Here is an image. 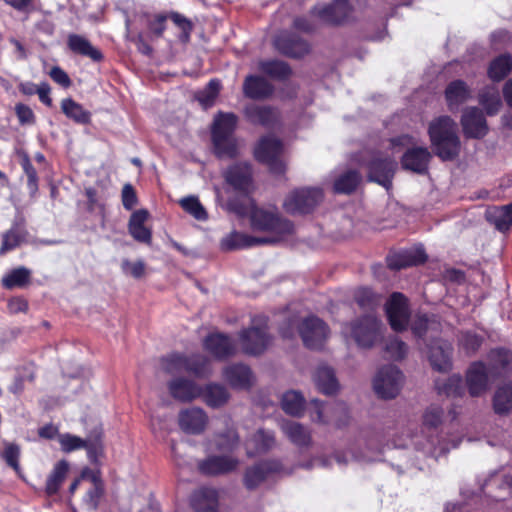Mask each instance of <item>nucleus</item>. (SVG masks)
I'll return each mask as SVG.
<instances>
[{"label": "nucleus", "instance_id": "a211bd4d", "mask_svg": "<svg viewBox=\"0 0 512 512\" xmlns=\"http://www.w3.org/2000/svg\"><path fill=\"white\" fill-rule=\"evenodd\" d=\"M461 125L467 138L481 139L488 133L485 116L477 107H468L464 110Z\"/></svg>", "mask_w": 512, "mask_h": 512}, {"label": "nucleus", "instance_id": "ea45409f", "mask_svg": "<svg viewBox=\"0 0 512 512\" xmlns=\"http://www.w3.org/2000/svg\"><path fill=\"white\" fill-rule=\"evenodd\" d=\"M258 68L266 76L278 81H285L292 74L291 67L281 60H261Z\"/></svg>", "mask_w": 512, "mask_h": 512}, {"label": "nucleus", "instance_id": "5701e85b", "mask_svg": "<svg viewBox=\"0 0 512 512\" xmlns=\"http://www.w3.org/2000/svg\"><path fill=\"white\" fill-rule=\"evenodd\" d=\"M243 113L248 122L265 128L274 126L279 119L278 111L269 105L249 104Z\"/></svg>", "mask_w": 512, "mask_h": 512}, {"label": "nucleus", "instance_id": "69168bd1", "mask_svg": "<svg viewBox=\"0 0 512 512\" xmlns=\"http://www.w3.org/2000/svg\"><path fill=\"white\" fill-rule=\"evenodd\" d=\"M0 456L6 462V464L13 468L16 472L20 470V448L18 445L14 443H7Z\"/></svg>", "mask_w": 512, "mask_h": 512}, {"label": "nucleus", "instance_id": "e433bc0d", "mask_svg": "<svg viewBox=\"0 0 512 512\" xmlns=\"http://www.w3.org/2000/svg\"><path fill=\"white\" fill-rule=\"evenodd\" d=\"M486 219L501 232L508 231L512 226V203L487 209Z\"/></svg>", "mask_w": 512, "mask_h": 512}, {"label": "nucleus", "instance_id": "a18cd8bd", "mask_svg": "<svg viewBox=\"0 0 512 512\" xmlns=\"http://www.w3.org/2000/svg\"><path fill=\"white\" fill-rule=\"evenodd\" d=\"M201 396L205 403L212 408L223 406L230 397L228 390L223 385L216 383L206 385Z\"/></svg>", "mask_w": 512, "mask_h": 512}, {"label": "nucleus", "instance_id": "bf43d9fd", "mask_svg": "<svg viewBox=\"0 0 512 512\" xmlns=\"http://www.w3.org/2000/svg\"><path fill=\"white\" fill-rule=\"evenodd\" d=\"M180 206L185 212L193 216L196 220L205 221L208 214L196 196H187L179 201Z\"/></svg>", "mask_w": 512, "mask_h": 512}, {"label": "nucleus", "instance_id": "58836bf2", "mask_svg": "<svg viewBox=\"0 0 512 512\" xmlns=\"http://www.w3.org/2000/svg\"><path fill=\"white\" fill-rule=\"evenodd\" d=\"M281 429L293 444L299 447L308 446L310 444V432L302 424L291 420L283 421L281 423Z\"/></svg>", "mask_w": 512, "mask_h": 512}, {"label": "nucleus", "instance_id": "e2e57ef3", "mask_svg": "<svg viewBox=\"0 0 512 512\" xmlns=\"http://www.w3.org/2000/svg\"><path fill=\"white\" fill-rule=\"evenodd\" d=\"M385 351L391 359L401 360L406 356L408 347L397 337H391L385 344Z\"/></svg>", "mask_w": 512, "mask_h": 512}, {"label": "nucleus", "instance_id": "c85d7f7f", "mask_svg": "<svg viewBox=\"0 0 512 512\" xmlns=\"http://www.w3.org/2000/svg\"><path fill=\"white\" fill-rule=\"evenodd\" d=\"M427 256L422 247L404 250L387 257V265L391 270H400L425 262Z\"/></svg>", "mask_w": 512, "mask_h": 512}, {"label": "nucleus", "instance_id": "864d4df0", "mask_svg": "<svg viewBox=\"0 0 512 512\" xmlns=\"http://www.w3.org/2000/svg\"><path fill=\"white\" fill-rule=\"evenodd\" d=\"M186 372L197 377H207L211 373L210 360L201 354L187 356Z\"/></svg>", "mask_w": 512, "mask_h": 512}, {"label": "nucleus", "instance_id": "f8f14e48", "mask_svg": "<svg viewBox=\"0 0 512 512\" xmlns=\"http://www.w3.org/2000/svg\"><path fill=\"white\" fill-rule=\"evenodd\" d=\"M361 164H365L368 168L369 181L376 182L386 189L392 186V178L397 167L395 160L372 153L369 155V159Z\"/></svg>", "mask_w": 512, "mask_h": 512}, {"label": "nucleus", "instance_id": "49530a36", "mask_svg": "<svg viewBox=\"0 0 512 512\" xmlns=\"http://www.w3.org/2000/svg\"><path fill=\"white\" fill-rule=\"evenodd\" d=\"M26 236L27 231L22 225L18 223L13 224L12 227L2 235L0 254H5L18 247L25 241Z\"/></svg>", "mask_w": 512, "mask_h": 512}, {"label": "nucleus", "instance_id": "37998d69", "mask_svg": "<svg viewBox=\"0 0 512 512\" xmlns=\"http://www.w3.org/2000/svg\"><path fill=\"white\" fill-rule=\"evenodd\" d=\"M435 389L438 395L446 397H461L464 394L462 378L458 374H454L446 379H437L435 381Z\"/></svg>", "mask_w": 512, "mask_h": 512}, {"label": "nucleus", "instance_id": "cd10ccee", "mask_svg": "<svg viewBox=\"0 0 512 512\" xmlns=\"http://www.w3.org/2000/svg\"><path fill=\"white\" fill-rule=\"evenodd\" d=\"M274 86L262 76L248 75L243 82V94L253 100H264L272 96Z\"/></svg>", "mask_w": 512, "mask_h": 512}, {"label": "nucleus", "instance_id": "6e6d98bb", "mask_svg": "<svg viewBox=\"0 0 512 512\" xmlns=\"http://www.w3.org/2000/svg\"><path fill=\"white\" fill-rule=\"evenodd\" d=\"M31 272L25 267L16 268L2 278V285L7 289L25 286L30 279Z\"/></svg>", "mask_w": 512, "mask_h": 512}, {"label": "nucleus", "instance_id": "9d476101", "mask_svg": "<svg viewBox=\"0 0 512 512\" xmlns=\"http://www.w3.org/2000/svg\"><path fill=\"white\" fill-rule=\"evenodd\" d=\"M283 151L282 142L273 137L265 136L260 139L255 148L254 154L259 162L266 164L270 171L274 174H283L285 171V164L280 159Z\"/></svg>", "mask_w": 512, "mask_h": 512}, {"label": "nucleus", "instance_id": "393cba45", "mask_svg": "<svg viewBox=\"0 0 512 512\" xmlns=\"http://www.w3.org/2000/svg\"><path fill=\"white\" fill-rule=\"evenodd\" d=\"M431 153L426 147L408 149L401 158L402 167L417 174H425L431 159Z\"/></svg>", "mask_w": 512, "mask_h": 512}, {"label": "nucleus", "instance_id": "7c9ffc66", "mask_svg": "<svg viewBox=\"0 0 512 512\" xmlns=\"http://www.w3.org/2000/svg\"><path fill=\"white\" fill-rule=\"evenodd\" d=\"M251 166L238 163L231 166L225 173V179L235 190L247 193L251 185Z\"/></svg>", "mask_w": 512, "mask_h": 512}, {"label": "nucleus", "instance_id": "f704fd0d", "mask_svg": "<svg viewBox=\"0 0 512 512\" xmlns=\"http://www.w3.org/2000/svg\"><path fill=\"white\" fill-rule=\"evenodd\" d=\"M147 219L148 212L144 209L133 212L130 217L128 230L131 236L138 242L150 243L151 241V231L144 226Z\"/></svg>", "mask_w": 512, "mask_h": 512}, {"label": "nucleus", "instance_id": "0e129e2a", "mask_svg": "<svg viewBox=\"0 0 512 512\" xmlns=\"http://www.w3.org/2000/svg\"><path fill=\"white\" fill-rule=\"evenodd\" d=\"M58 441L61 446V450L66 453L82 449L86 446V440L69 433L58 435Z\"/></svg>", "mask_w": 512, "mask_h": 512}, {"label": "nucleus", "instance_id": "4d7b16f0", "mask_svg": "<svg viewBox=\"0 0 512 512\" xmlns=\"http://www.w3.org/2000/svg\"><path fill=\"white\" fill-rule=\"evenodd\" d=\"M221 82L218 79H211L206 87L199 91L196 99L204 108L211 107L219 95Z\"/></svg>", "mask_w": 512, "mask_h": 512}, {"label": "nucleus", "instance_id": "09e8293b", "mask_svg": "<svg viewBox=\"0 0 512 512\" xmlns=\"http://www.w3.org/2000/svg\"><path fill=\"white\" fill-rule=\"evenodd\" d=\"M361 181V175L355 170H348L339 175L333 184V190L338 194H350L355 191Z\"/></svg>", "mask_w": 512, "mask_h": 512}, {"label": "nucleus", "instance_id": "f3484780", "mask_svg": "<svg viewBox=\"0 0 512 512\" xmlns=\"http://www.w3.org/2000/svg\"><path fill=\"white\" fill-rule=\"evenodd\" d=\"M492 379L489 368L482 361H476L470 365L466 372V385L472 397H478L485 393Z\"/></svg>", "mask_w": 512, "mask_h": 512}, {"label": "nucleus", "instance_id": "a878e982", "mask_svg": "<svg viewBox=\"0 0 512 512\" xmlns=\"http://www.w3.org/2000/svg\"><path fill=\"white\" fill-rule=\"evenodd\" d=\"M281 470V464L278 461H264L248 468L244 475V485L252 490L258 487L270 473H278Z\"/></svg>", "mask_w": 512, "mask_h": 512}, {"label": "nucleus", "instance_id": "72a5a7b5", "mask_svg": "<svg viewBox=\"0 0 512 512\" xmlns=\"http://www.w3.org/2000/svg\"><path fill=\"white\" fill-rule=\"evenodd\" d=\"M67 44L73 53L87 57L94 62H100L103 59L102 52L79 34H70Z\"/></svg>", "mask_w": 512, "mask_h": 512}, {"label": "nucleus", "instance_id": "3c124183", "mask_svg": "<svg viewBox=\"0 0 512 512\" xmlns=\"http://www.w3.org/2000/svg\"><path fill=\"white\" fill-rule=\"evenodd\" d=\"M304 397L296 391H288L281 399L282 409L292 416H300L304 410Z\"/></svg>", "mask_w": 512, "mask_h": 512}, {"label": "nucleus", "instance_id": "338daca9", "mask_svg": "<svg viewBox=\"0 0 512 512\" xmlns=\"http://www.w3.org/2000/svg\"><path fill=\"white\" fill-rule=\"evenodd\" d=\"M121 267L125 273H129L134 278L142 277L145 272V263L142 260L130 262L125 259L122 261Z\"/></svg>", "mask_w": 512, "mask_h": 512}, {"label": "nucleus", "instance_id": "de8ad7c7", "mask_svg": "<svg viewBox=\"0 0 512 512\" xmlns=\"http://www.w3.org/2000/svg\"><path fill=\"white\" fill-rule=\"evenodd\" d=\"M61 110L69 119L79 124H88L91 120V114L84 107L71 98L63 99Z\"/></svg>", "mask_w": 512, "mask_h": 512}, {"label": "nucleus", "instance_id": "680f3d73", "mask_svg": "<svg viewBox=\"0 0 512 512\" xmlns=\"http://www.w3.org/2000/svg\"><path fill=\"white\" fill-rule=\"evenodd\" d=\"M459 347L465 351L466 354L475 353L482 345L483 338L472 331H463L459 336Z\"/></svg>", "mask_w": 512, "mask_h": 512}, {"label": "nucleus", "instance_id": "052dcab7", "mask_svg": "<svg viewBox=\"0 0 512 512\" xmlns=\"http://www.w3.org/2000/svg\"><path fill=\"white\" fill-rule=\"evenodd\" d=\"M239 444V436L233 428L215 436V445L219 451H233Z\"/></svg>", "mask_w": 512, "mask_h": 512}, {"label": "nucleus", "instance_id": "c756f323", "mask_svg": "<svg viewBox=\"0 0 512 512\" xmlns=\"http://www.w3.org/2000/svg\"><path fill=\"white\" fill-rule=\"evenodd\" d=\"M171 396L181 402H190L201 396L202 389L194 381L176 378L168 383Z\"/></svg>", "mask_w": 512, "mask_h": 512}, {"label": "nucleus", "instance_id": "6ab92c4d", "mask_svg": "<svg viewBox=\"0 0 512 512\" xmlns=\"http://www.w3.org/2000/svg\"><path fill=\"white\" fill-rule=\"evenodd\" d=\"M273 44L279 53L291 58L303 57L310 50L309 44L300 34H276Z\"/></svg>", "mask_w": 512, "mask_h": 512}, {"label": "nucleus", "instance_id": "4c0bfd02", "mask_svg": "<svg viewBox=\"0 0 512 512\" xmlns=\"http://www.w3.org/2000/svg\"><path fill=\"white\" fill-rule=\"evenodd\" d=\"M314 381L318 389L326 394L332 395L339 388L338 381L332 368L328 366H319L314 374Z\"/></svg>", "mask_w": 512, "mask_h": 512}, {"label": "nucleus", "instance_id": "6e6552de", "mask_svg": "<svg viewBox=\"0 0 512 512\" xmlns=\"http://www.w3.org/2000/svg\"><path fill=\"white\" fill-rule=\"evenodd\" d=\"M319 187L301 188L291 192L284 201V208L290 214H308L323 200Z\"/></svg>", "mask_w": 512, "mask_h": 512}, {"label": "nucleus", "instance_id": "4468645a", "mask_svg": "<svg viewBox=\"0 0 512 512\" xmlns=\"http://www.w3.org/2000/svg\"><path fill=\"white\" fill-rule=\"evenodd\" d=\"M390 326L395 331H403L408 325L410 311L407 298L399 292H394L385 304Z\"/></svg>", "mask_w": 512, "mask_h": 512}, {"label": "nucleus", "instance_id": "423d86ee", "mask_svg": "<svg viewBox=\"0 0 512 512\" xmlns=\"http://www.w3.org/2000/svg\"><path fill=\"white\" fill-rule=\"evenodd\" d=\"M341 332L360 348H371L382 337V323L374 315L367 314L343 324Z\"/></svg>", "mask_w": 512, "mask_h": 512}, {"label": "nucleus", "instance_id": "c9c22d12", "mask_svg": "<svg viewBox=\"0 0 512 512\" xmlns=\"http://www.w3.org/2000/svg\"><path fill=\"white\" fill-rule=\"evenodd\" d=\"M471 97V90L463 80L452 81L445 90V98L450 110L457 109Z\"/></svg>", "mask_w": 512, "mask_h": 512}, {"label": "nucleus", "instance_id": "bb28decb", "mask_svg": "<svg viewBox=\"0 0 512 512\" xmlns=\"http://www.w3.org/2000/svg\"><path fill=\"white\" fill-rule=\"evenodd\" d=\"M276 241L277 239L275 238H257L237 231H232L222 238L220 245L223 250L232 251L260 244L273 243Z\"/></svg>", "mask_w": 512, "mask_h": 512}, {"label": "nucleus", "instance_id": "2f4dec72", "mask_svg": "<svg viewBox=\"0 0 512 512\" xmlns=\"http://www.w3.org/2000/svg\"><path fill=\"white\" fill-rule=\"evenodd\" d=\"M190 504L196 512H214L218 506V494L213 488L202 487L195 490Z\"/></svg>", "mask_w": 512, "mask_h": 512}, {"label": "nucleus", "instance_id": "9b49d317", "mask_svg": "<svg viewBox=\"0 0 512 512\" xmlns=\"http://www.w3.org/2000/svg\"><path fill=\"white\" fill-rule=\"evenodd\" d=\"M403 382V374L394 365L382 367L373 380L375 393L383 399H392L400 391Z\"/></svg>", "mask_w": 512, "mask_h": 512}, {"label": "nucleus", "instance_id": "20e7f679", "mask_svg": "<svg viewBox=\"0 0 512 512\" xmlns=\"http://www.w3.org/2000/svg\"><path fill=\"white\" fill-rule=\"evenodd\" d=\"M296 332L309 349H321L330 334L327 324L316 316H309L302 320L292 317L280 327V333L284 338H292Z\"/></svg>", "mask_w": 512, "mask_h": 512}, {"label": "nucleus", "instance_id": "7ed1b4c3", "mask_svg": "<svg viewBox=\"0 0 512 512\" xmlns=\"http://www.w3.org/2000/svg\"><path fill=\"white\" fill-rule=\"evenodd\" d=\"M428 134L435 154L443 161H452L460 153L461 143L457 134V124L449 116L434 119Z\"/></svg>", "mask_w": 512, "mask_h": 512}, {"label": "nucleus", "instance_id": "412c9836", "mask_svg": "<svg viewBox=\"0 0 512 512\" xmlns=\"http://www.w3.org/2000/svg\"><path fill=\"white\" fill-rule=\"evenodd\" d=\"M238 465L239 460L236 457L229 455H213L200 461L198 468L200 472L205 475H220L236 470Z\"/></svg>", "mask_w": 512, "mask_h": 512}, {"label": "nucleus", "instance_id": "ddd939ff", "mask_svg": "<svg viewBox=\"0 0 512 512\" xmlns=\"http://www.w3.org/2000/svg\"><path fill=\"white\" fill-rule=\"evenodd\" d=\"M251 224L255 229L269 231L278 235L293 233L294 225L291 221L278 214L263 209L254 208L251 212Z\"/></svg>", "mask_w": 512, "mask_h": 512}, {"label": "nucleus", "instance_id": "f03ea898", "mask_svg": "<svg viewBox=\"0 0 512 512\" xmlns=\"http://www.w3.org/2000/svg\"><path fill=\"white\" fill-rule=\"evenodd\" d=\"M413 335L419 340L432 339L428 347V358L431 366L440 372H447L452 367L451 355L453 348L451 344L442 339H436L441 330V322L434 314H417L412 323Z\"/></svg>", "mask_w": 512, "mask_h": 512}, {"label": "nucleus", "instance_id": "b1692460", "mask_svg": "<svg viewBox=\"0 0 512 512\" xmlns=\"http://www.w3.org/2000/svg\"><path fill=\"white\" fill-rule=\"evenodd\" d=\"M488 368L491 378L497 379L507 376L512 371V352L497 348L488 353Z\"/></svg>", "mask_w": 512, "mask_h": 512}, {"label": "nucleus", "instance_id": "aec40b11", "mask_svg": "<svg viewBox=\"0 0 512 512\" xmlns=\"http://www.w3.org/2000/svg\"><path fill=\"white\" fill-rule=\"evenodd\" d=\"M207 422V414L198 407L184 409L178 415L179 427L187 434H201L205 430Z\"/></svg>", "mask_w": 512, "mask_h": 512}, {"label": "nucleus", "instance_id": "473e14b6", "mask_svg": "<svg viewBox=\"0 0 512 512\" xmlns=\"http://www.w3.org/2000/svg\"><path fill=\"white\" fill-rule=\"evenodd\" d=\"M275 445V439L272 432L259 429L245 442L246 452L249 457L262 454L270 450Z\"/></svg>", "mask_w": 512, "mask_h": 512}, {"label": "nucleus", "instance_id": "5fc2aeb1", "mask_svg": "<svg viewBox=\"0 0 512 512\" xmlns=\"http://www.w3.org/2000/svg\"><path fill=\"white\" fill-rule=\"evenodd\" d=\"M354 299L358 306L366 311H372L380 305V297L367 287L357 289Z\"/></svg>", "mask_w": 512, "mask_h": 512}, {"label": "nucleus", "instance_id": "603ef678", "mask_svg": "<svg viewBox=\"0 0 512 512\" xmlns=\"http://www.w3.org/2000/svg\"><path fill=\"white\" fill-rule=\"evenodd\" d=\"M92 487L87 491L84 497V503L89 510L95 511L104 495V484L96 474L91 476Z\"/></svg>", "mask_w": 512, "mask_h": 512}, {"label": "nucleus", "instance_id": "39448f33", "mask_svg": "<svg viewBox=\"0 0 512 512\" xmlns=\"http://www.w3.org/2000/svg\"><path fill=\"white\" fill-rule=\"evenodd\" d=\"M238 117L232 112H219L214 117L211 137L214 153L218 158H234L238 154L234 131Z\"/></svg>", "mask_w": 512, "mask_h": 512}, {"label": "nucleus", "instance_id": "79ce46f5", "mask_svg": "<svg viewBox=\"0 0 512 512\" xmlns=\"http://www.w3.org/2000/svg\"><path fill=\"white\" fill-rule=\"evenodd\" d=\"M68 470L69 463L66 460H60L54 465L46 480L45 492L47 495L52 496L58 493Z\"/></svg>", "mask_w": 512, "mask_h": 512}, {"label": "nucleus", "instance_id": "2eb2a0df", "mask_svg": "<svg viewBox=\"0 0 512 512\" xmlns=\"http://www.w3.org/2000/svg\"><path fill=\"white\" fill-rule=\"evenodd\" d=\"M351 13L348 0H334L330 4L314 6L310 14L322 23L338 24L345 21Z\"/></svg>", "mask_w": 512, "mask_h": 512}, {"label": "nucleus", "instance_id": "4be33fe9", "mask_svg": "<svg viewBox=\"0 0 512 512\" xmlns=\"http://www.w3.org/2000/svg\"><path fill=\"white\" fill-rule=\"evenodd\" d=\"M223 378L234 389L247 390L253 384V373L243 363L228 365L223 370Z\"/></svg>", "mask_w": 512, "mask_h": 512}, {"label": "nucleus", "instance_id": "c03bdc74", "mask_svg": "<svg viewBox=\"0 0 512 512\" xmlns=\"http://www.w3.org/2000/svg\"><path fill=\"white\" fill-rule=\"evenodd\" d=\"M478 100L489 116L496 115L502 106L499 90L495 86L483 88L479 93Z\"/></svg>", "mask_w": 512, "mask_h": 512}, {"label": "nucleus", "instance_id": "f257e3e1", "mask_svg": "<svg viewBox=\"0 0 512 512\" xmlns=\"http://www.w3.org/2000/svg\"><path fill=\"white\" fill-rule=\"evenodd\" d=\"M444 411L439 405L432 404L428 406L422 415V426L420 432L410 436V444L415 450L422 452L426 456L439 458L450 451L457 448L462 439L453 438L445 439L440 437L438 428L443 422Z\"/></svg>", "mask_w": 512, "mask_h": 512}, {"label": "nucleus", "instance_id": "774afa93", "mask_svg": "<svg viewBox=\"0 0 512 512\" xmlns=\"http://www.w3.org/2000/svg\"><path fill=\"white\" fill-rule=\"evenodd\" d=\"M83 448L87 450L88 457L92 462L97 461L98 457L103 453V445L100 436L86 440V446Z\"/></svg>", "mask_w": 512, "mask_h": 512}, {"label": "nucleus", "instance_id": "8fccbe9b", "mask_svg": "<svg viewBox=\"0 0 512 512\" xmlns=\"http://www.w3.org/2000/svg\"><path fill=\"white\" fill-rule=\"evenodd\" d=\"M493 409L496 414L505 415L512 410V385L500 386L493 396Z\"/></svg>", "mask_w": 512, "mask_h": 512}, {"label": "nucleus", "instance_id": "dca6fc26", "mask_svg": "<svg viewBox=\"0 0 512 512\" xmlns=\"http://www.w3.org/2000/svg\"><path fill=\"white\" fill-rule=\"evenodd\" d=\"M204 349L218 360H225L237 352L236 342L226 334L211 333L203 341Z\"/></svg>", "mask_w": 512, "mask_h": 512}, {"label": "nucleus", "instance_id": "a19ab883", "mask_svg": "<svg viewBox=\"0 0 512 512\" xmlns=\"http://www.w3.org/2000/svg\"><path fill=\"white\" fill-rule=\"evenodd\" d=\"M512 71V55L503 53L495 57L489 64L488 77L494 82H500Z\"/></svg>", "mask_w": 512, "mask_h": 512}, {"label": "nucleus", "instance_id": "0eeeda50", "mask_svg": "<svg viewBox=\"0 0 512 512\" xmlns=\"http://www.w3.org/2000/svg\"><path fill=\"white\" fill-rule=\"evenodd\" d=\"M239 341L243 353L250 356L263 354L272 341V337L268 333L266 318H254L251 327L240 331Z\"/></svg>", "mask_w": 512, "mask_h": 512}, {"label": "nucleus", "instance_id": "13d9d810", "mask_svg": "<svg viewBox=\"0 0 512 512\" xmlns=\"http://www.w3.org/2000/svg\"><path fill=\"white\" fill-rule=\"evenodd\" d=\"M187 356L181 353H171L161 358V367L168 374L186 371Z\"/></svg>", "mask_w": 512, "mask_h": 512}, {"label": "nucleus", "instance_id": "1a4fd4ad", "mask_svg": "<svg viewBox=\"0 0 512 512\" xmlns=\"http://www.w3.org/2000/svg\"><path fill=\"white\" fill-rule=\"evenodd\" d=\"M309 412L312 421L322 424L334 423L338 427L344 425L348 419V408L344 402L323 403L313 399Z\"/></svg>", "mask_w": 512, "mask_h": 512}]
</instances>
